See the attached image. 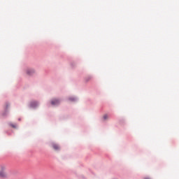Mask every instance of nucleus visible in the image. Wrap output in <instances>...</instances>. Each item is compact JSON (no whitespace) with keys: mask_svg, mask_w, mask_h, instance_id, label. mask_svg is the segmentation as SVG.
Listing matches in <instances>:
<instances>
[{"mask_svg":"<svg viewBox=\"0 0 179 179\" xmlns=\"http://www.w3.org/2000/svg\"><path fill=\"white\" fill-rule=\"evenodd\" d=\"M12 127H13V128H15V126L12 125Z\"/></svg>","mask_w":179,"mask_h":179,"instance_id":"obj_9","label":"nucleus"},{"mask_svg":"<svg viewBox=\"0 0 179 179\" xmlns=\"http://www.w3.org/2000/svg\"><path fill=\"white\" fill-rule=\"evenodd\" d=\"M144 179H150V178H145Z\"/></svg>","mask_w":179,"mask_h":179,"instance_id":"obj_8","label":"nucleus"},{"mask_svg":"<svg viewBox=\"0 0 179 179\" xmlns=\"http://www.w3.org/2000/svg\"><path fill=\"white\" fill-rule=\"evenodd\" d=\"M37 106V102H33L31 103V107H36Z\"/></svg>","mask_w":179,"mask_h":179,"instance_id":"obj_5","label":"nucleus"},{"mask_svg":"<svg viewBox=\"0 0 179 179\" xmlns=\"http://www.w3.org/2000/svg\"><path fill=\"white\" fill-rule=\"evenodd\" d=\"M0 178H8V173H6V165H0Z\"/></svg>","mask_w":179,"mask_h":179,"instance_id":"obj_1","label":"nucleus"},{"mask_svg":"<svg viewBox=\"0 0 179 179\" xmlns=\"http://www.w3.org/2000/svg\"><path fill=\"white\" fill-rule=\"evenodd\" d=\"M52 148H53L55 150H59V145H58L57 144L52 143Z\"/></svg>","mask_w":179,"mask_h":179,"instance_id":"obj_4","label":"nucleus"},{"mask_svg":"<svg viewBox=\"0 0 179 179\" xmlns=\"http://www.w3.org/2000/svg\"><path fill=\"white\" fill-rule=\"evenodd\" d=\"M35 71L34 69H28L27 71V75H29V76H31V75L34 74Z\"/></svg>","mask_w":179,"mask_h":179,"instance_id":"obj_3","label":"nucleus"},{"mask_svg":"<svg viewBox=\"0 0 179 179\" xmlns=\"http://www.w3.org/2000/svg\"><path fill=\"white\" fill-rule=\"evenodd\" d=\"M70 101H75V98L71 97L69 98Z\"/></svg>","mask_w":179,"mask_h":179,"instance_id":"obj_7","label":"nucleus"},{"mask_svg":"<svg viewBox=\"0 0 179 179\" xmlns=\"http://www.w3.org/2000/svg\"><path fill=\"white\" fill-rule=\"evenodd\" d=\"M103 120H108V115H104Z\"/></svg>","mask_w":179,"mask_h":179,"instance_id":"obj_6","label":"nucleus"},{"mask_svg":"<svg viewBox=\"0 0 179 179\" xmlns=\"http://www.w3.org/2000/svg\"><path fill=\"white\" fill-rule=\"evenodd\" d=\"M61 101H59V99H53L51 101V104L52 106H58V104H59Z\"/></svg>","mask_w":179,"mask_h":179,"instance_id":"obj_2","label":"nucleus"}]
</instances>
